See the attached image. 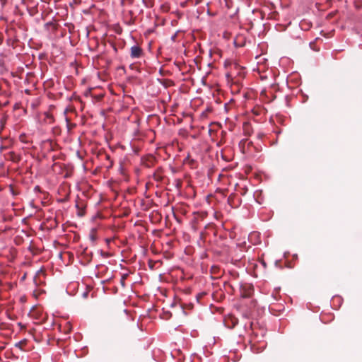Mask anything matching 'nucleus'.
Returning <instances> with one entry per match:
<instances>
[{
	"label": "nucleus",
	"mask_w": 362,
	"mask_h": 362,
	"mask_svg": "<svg viewBox=\"0 0 362 362\" xmlns=\"http://www.w3.org/2000/svg\"><path fill=\"white\" fill-rule=\"evenodd\" d=\"M120 275V283L122 284V286H124V280L126 279V277L127 276V274H122L120 273L119 274Z\"/></svg>",
	"instance_id": "nucleus-7"
},
{
	"label": "nucleus",
	"mask_w": 362,
	"mask_h": 362,
	"mask_svg": "<svg viewBox=\"0 0 362 362\" xmlns=\"http://www.w3.org/2000/svg\"><path fill=\"white\" fill-rule=\"evenodd\" d=\"M111 182H112V180H109V181H108V183H109L110 185L111 184Z\"/></svg>",
	"instance_id": "nucleus-14"
},
{
	"label": "nucleus",
	"mask_w": 362,
	"mask_h": 362,
	"mask_svg": "<svg viewBox=\"0 0 362 362\" xmlns=\"http://www.w3.org/2000/svg\"><path fill=\"white\" fill-rule=\"evenodd\" d=\"M110 92L113 93V90L110 88Z\"/></svg>",
	"instance_id": "nucleus-15"
},
{
	"label": "nucleus",
	"mask_w": 362,
	"mask_h": 362,
	"mask_svg": "<svg viewBox=\"0 0 362 362\" xmlns=\"http://www.w3.org/2000/svg\"><path fill=\"white\" fill-rule=\"evenodd\" d=\"M278 264H279V261H278V260H276V261L275 262V265H276V267H278Z\"/></svg>",
	"instance_id": "nucleus-12"
},
{
	"label": "nucleus",
	"mask_w": 362,
	"mask_h": 362,
	"mask_svg": "<svg viewBox=\"0 0 362 362\" xmlns=\"http://www.w3.org/2000/svg\"><path fill=\"white\" fill-rule=\"evenodd\" d=\"M141 52V49L137 45H134L131 47V57L132 58H139Z\"/></svg>",
	"instance_id": "nucleus-2"
},
{
	"label": "nucleus",
	"mask_w": 362,
	"mask_h": 362,
	"mask_svg": "<svg viewBox=\"0 0 362 362\" xmlns=\"http://www.w3.org/2000/svg\"><path fill=\"white\" fill-rule=\"evenodd\" d=\"M58 329L59 332H64L67 334H69L72 329V326L70 322H65L64 325L59 324L58 325Z\"/></svg>",
	"instance_id": "nucleus-1"
},
{
	"label": "nucleus",
	"mask_w": 362,
	"mask_h": 362,
	"mask_svg": "<svg viewBox=\"0 0 362 362\" xmlns=\"http://www.w3.org/2000/svg\"><path fill=\"white\" fill-rule=\"evenodd\" d=\"M118 173L122 175V178L120 179V181H127V175L125 172V168L124 165L122 163H119V167L118 168Z\"/></svg>",
	"instance_id": "nucleus-3"
},
{
	"label": "nucleus",
	"mask_w": 362,
	"mask_h": 362,
	"mask_svg": "<svg viewBox=\"0 0 362 362\" xmlns=\"http://www.w3.org/2000/svg\"><path fill=\"white\" fill-rule=\"evenodd\" d=\"M45 122L47 124H52L54 122V116L50 114L49 112H45Z\"/></svg>",
	"instance_id": "nucleus-5"
},
{
	"label": "nucleus",
	"mask_w": 362,
	"mask_h": 362,
	"mask_svg": "<svg viewBox=\"0 0 362 362\" xmlns=\"http://www.w3.org/2000/svg\"><path fill=\"white\" fill-rule=\"evenodd\" d=\"M10 190H11V193H12L13 195H16V193L15 192L14 189H13V187H11V188H10Z\"/></svg>",
	"instance_id": "nucleus-11"
},
{
	"label": "nucleus",
	"mask_w": 362,
	"mask_h": 362,
	"mask_svg": "<svg viewBox=\"0 0 362 362\" xmlns=\"http://www.w3.org/2000/svg\"><path fill=\"white\" fill-rule=\"evenodd\" d=\"M26 340H22L15 344V346L21 350L23 349V346L26 344Z\"/></svg>",
	"instance_id": "nucleus-6"
},
{
	"label": "nucleus",
	"mask_w": 362,
	"mask_h": 362,
	"mask_svg": "<svg viewBox=\"0 0 362 362\" xmlns=\"http://www.w3.org/2000/svg\"><path fill=\"white\" fill-rule=\"evenodd\" d=\"M102 255H103L105 257H110L111 254L109 252H102Z\"/></svg>",
	"instance_id": "nucleus-10"
},
{
	"label": "nucleus",
	"mask_w": 362,
	"mask_h": 362,
	"mask_svg": "<svg viewBox=\"0 0 362 362\" xmlns=\"http://www.w3.org/2000/svg\"><path fill=\"white\" fill-rule=\"evenodd\" d=\"M6 119V117H3V118L0 120V123H1V129L4 128V125H5Z\"/></svg>",
	"instance_id": "nucleus-8"
},
{
	"label": "nucleus",
	"mask_w": 362,
	"mask_h": 362,
	"mask_svg": "<svg viewBox=\"0 0 362 362\" xmlns=\"http://www.w3.org/2000/svg\"><path fill=\"white\" fill-rule=\"evenodd\" d=\"M115 33H120V28L118 27L116 24H115Z\"/></svg>",
	"instance_id": "nucleus-9"
},
{
	"label": "nucleus",
	"mask_w": 362,
	"mask_h": 362,
	"mask_svg": "<svg viewBox=\"0 0 362 362\" xmlns=\"http://www.w3.org/2000/svg\"><path fill=\"white\" fill-rule=\"evenodd\" d=\"M106 241H107V243L109 244L110 242L111 241V239H107Z\"/></svg>",
	"instance_id": "nucleus-13"
},
{
	"label": "nucleus",
	"mask_w": 362,
	"mask_h": 362,
	"mask_svg": "<svg viewBox=\"0 0 362 362\" xmlns=\"http://www.w3.org/2000/svg\"><path fill=\"white\" fill-rule=\"evenodd\" d=\"M45 271L43 269H41L39 271H37L33 279L34 283L36 285L40 284L42 283V281H40V277L41 276H45Z\"/></svg>",
	"instance_id": "nucleus-4"
}]
</instances>
